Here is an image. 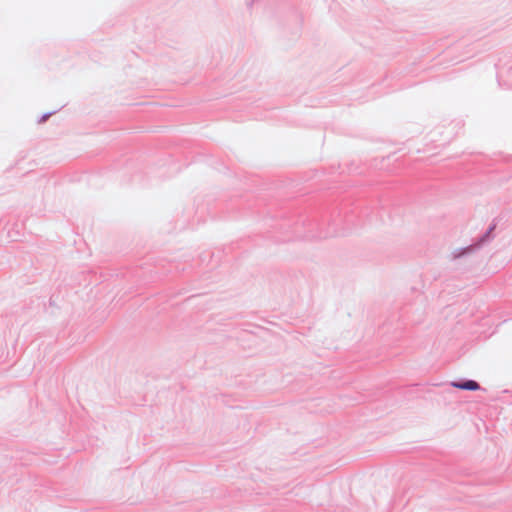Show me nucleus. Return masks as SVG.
<instances>
[{
    "label": "nucleus",
    "mask_w": 512,
    "mask_h": 512,
    "mask_svg": "<svg viewBox=\"0 0 512 512\" xmlns=\"http://www.w3.org/2000/svg\"><path fill=\"white\" fill-rule=\"evenodd\" d=\"M452 386L462 390H478L480 388L476 381L468 380L465 382H453Z\"/></svg>",
    "instance_id": "obj_1"
}]
</instances>
